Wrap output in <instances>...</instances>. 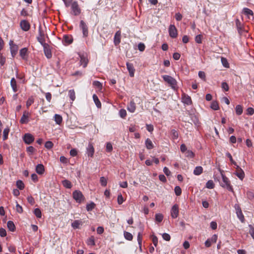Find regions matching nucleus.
Wrapping results in <instances>:
<instances>
[{"label":"nucleus","mask_w":254,"mask_h":254,"mask_svg":"<svg viewBox=\"0 0 254 254\" xmlns=\"http://www.w3.org/2000/svg\"><path fill=\"white\" fill-rule=\"evenodd\" d=\"M119 114L121 118H124L127 115V112L125 109H121L120 110Z\"/></svg>","instance_id":"obj_60"},{"label":"nucleus","mask_w":254,"mask_h":254,"mask_svg":"<svg viewBox=\"0 0 254 254\" xmlns=\"http://www.w3.org/2000/svg\"><path fill=\"white\" fill-rule=\"evenodd\" d=\"M137 47L139 51L143 52L145 50V46L143 43H140L138 44Z\"/></svg>","instance_id":"obj_57"},{"label":"nucleus","mask_w":254,"mask_h":254,"mask_svg":"<svg viewBox=\"0 0 254 254\" xmlns=\"http://www.w3.org/2000/svg\"><path fill=\"white\" fill-rule=\"evenodd\" d=\"M34 213L35 215L38 218H40L42 217L41 211L39 208H35L34 210Z\"/></svg>","instance_id":"obj_40"},{"label":"nucleus","mask_w":254,"mask_h":254,"mask_svg":"<svg viewBox=\"0 0 254 254\" xmlns=\"http://www.w3.org/2000/svg\"><path fill=\"white\" fill-rule=\"evenodd\" d=\"M250 230L249 233L252 237L253 239H254V227L252 225H249Z\"/></svg>","instance_id":"obj_63"},{"label":"nucleus","mask_w":254,"mask_h":254,"mask_svg":"<svg viewBox=\"0 0 254 254\" xmlns=\"http://www.w3.org/2000/svg\"><path fill=\"white\" fill-rule=\"evenodd\" d=\"M54 118L55 121L57 124L60 125L62 123L63 121V118L61 115L58 114H55Z\"/></svg>","instance_id":"obj_34"},{"label":"nucleus","mask_w":254,"mask_h":254,"mask_svg":"<svg viewBox=\"0 0 254 254\" xmlns=\"http://www.w3.org/2000/svg\"><path fill=\"white\" fill-rule=\"evenodd\" d=\"M20 25L21 29L24 31H28L30 27L29 23L26 20H21Z\"/></svg>","instance_id":"obj_15"},{"label":"nucleus","mask_w":254,"mask_h":254,"mask_svg":"<svg viewBox=\"0 0 254 254\" xmlns=\"http://www.w3.org/2000/svg\"><path fill=\"white\" fill-rule=\"evenodd\" d=\"M63 42L64 43V44L69 45L71 44L73 42V38L72 36L67 35H64Z\"/></svg>","instance_id":"obj_19"},{"label":"nucleus","mask_w":254,"mask_h":254,"mask_svg":"<svg viewBox=\"0 0 254 254\" xmlns=\"http://www.w3.org/2000/svg\"><path fill=\"white\" fill-rule=\"evenodd\" d=\"M127 67L131 77L134 76L135 69L132 64L127 63Z\"/></svg>","instance_id":"obj_17"},{"label":"nucleus","mask_w":254,"mask_h":254,"mask_svg":"<svg viewBox=\"0 0 254 254\" xmlns=\"http://www.w3.org/2000/svg\"><path fill=\"white\" fill-rule=\"evenodd\" d=\"M82 222L80 220H75L72 224L71 226L74 229H79L80 225H82Z\"/></svg>","instance_id":"obj_27"},{"label":"nucleus","mask_w":254,"mask_h":254,"mask_svg":"<svg viewBox=\"0 0 254 254\" xmlns=\"http://www.w3.org/2000/svg\"><path fill=\"white\" fill-rule=\"evenodd\" d=\"M169 33L170 36L172 38H175L178 36L177 29L175 26L173 24H171L169 27Z\"/></svg>","instance_id":"obj_5"},{"label":"nucleus","mask_w":254,"mask_h":254,"mask_svg":"<svg viewBox=\"0 0 254 254\" xmlns=\"http://www.w3.org/2000/svg\"><path fill=\"white\" fill-rule=\"evenodd\" d=\"M87 244L88 245L91 246H94L95 245V242L94 239L93 237H90L88 240H87Z\"/></svg>","instance_id":"obj_62"},{"label":"nucleus","mask_w":254,"mask_h":254,"mask_svg":"<svg viewBox=\"0 0 254 254\" xmlns=\"http://www.w3.org/2000/svg\"><path fill=\"white\" fill-rule=\"evenodd\" d=\"M71 8L74 15H78L81 13V9L77 1H73L71 3Z\"/></svg>","instance_id":"obj_4"},{"label":"nucleus","mask_w":254,"mask_h":254,"mask_svg":"<svg viewBox=\"0 0 254 254\" xmlns=\"http://www.w3.org/2000/svg\"><path fill=\"white\" fill-rule=\"evenodd\" d=\"M16 186L20 190H22L24 188V184L21 180H18L16 182Z\"/></svg>","instance_id":"obj_43"},{"label":"nucleus","mask_w":254,"mask_h":254,"mask_svg":"<svg viewBox=\"0 0 254 254\" xmlns=\"http://www.w3.org/2000/svg\"><path fill=\"white\" fill-rule=\"evenodd\" d=\"M243 13L247 16L253 15V11L248 8H244L243 10Z\"/></svg>","instance_id":"obj_39"},{"label":"nucleus","mask_w":254,"mask_h":254,"mask_svg":"<svg viewBox=\"0 0 254 254\" xmlns=\"http://www.w3.org/2000/svg\"><path fill=\"white\" fill-rule=\"evenodd\" d=\"M30 116V113L26 111H25L21 118L20 123L22 124H27L29 122V117Z\"/></svg>","instance_id":"obj_12"},{"label":"nucleus","mask_w":254,"mask_h":254,"mask_svg":"<svg viewBox=\"0 0 254 254\" xmlns=\"http://www.w3.org/2000/svg\"><path fill=\"white\" fill-rule=\"evenodd\" d=\"M124 235L126 239L128 241H131L133 239L132 235L128 232H124Z\"/></svg>","instance_id":"obj_37"},{"label":"nucleus","mask_w":254,"mask_h":254,"mask_svg":"<svg viewBox=\"0 0 254 254\" xmlns=\"http://www.w3.org/2000/svg\"><path fill=\"white\" fill-rule=\"evenodd\" d=\"M93 99L95 104H96L97 108H100L101 107V103L98 99V96L96 94H93Z\"/></svg>","instance_id":"obj_29"},{"label":"nucleus","mask_w":254,"mask_h":254,"mask_svg":"<svg viewBox=\"0 0 254 254\" xmlns=\"http://www.w3.org/2000/svg\"><path fill=\"white\" fill-rule=\"evenodd\" d=\"M79 57L80 58V65H82L83 67H86L88 63V59L83 55H79Z\"/></svg>","instance_id":"obj_21"},{"label":"nucleus","mask_w":254,"mask_h":254,"mask_svg":"<svg viewBox=\"0 0 254 254\" xmlns=\"http://www.w3.org/2000/svg\"><path fill=\"white\" fill-rule=\"evenodd\" d=\"M28 49L26 48H23L20 50L19 54L22 59H26V56L27 54Z\"/></svg>","instance_id":"obj_26"},{"label":"nucleus","mask_w":254,"mask_h":254,"mask_svg":"<svg viewBox=\"0 0 254 254\" xmlns=\"http://www.w3.org/2000/svg\"><path fill=\"white\" fill-rule=\"evenodd\" d=\"M145 145L148 149H151L154 147L152 141L149 138H147L145 140Z\"/></svg>","instance_id":"obj_30"},{"label":"nucleus","mask_w":254,"mask_h":254,"mask_svg":"<svg viewBox=\"0 0 254 254\" xmlns=\"http://www.w3.org/2000/svg\"><path fill=\"white\" fill-rule=\"evenodd\" d=\"M42 46L44 48V52L45 56L48 59H51L52 57V54L49 45L47 43H45Z\"/></svg>","instance_id":"obj_8"},{"label":"nucleus","mask_w":254,"mask_h":254,"mask_svg":"<svg viewBox=\"0 0 254 254\" xmlns=\"http://www.w3.org/2000/svg\"><path fill=\"white\" fill-rule=\"evenodd\" d=\"M236 171L234 174L237 176L241 180H243L245 177V173L244 171L238 165L235 166Z\"/></svg>","instance_id":"obj_9"},{"label":"nucleus","mask_w":254,"mask_h":254,"mask_svg":"<svg viewBox=\"0 0 254 254\" xmlns=\"http://www.w3.org/2000/svg\"><path fill=\"white\" fill-rule=\"evenodd\" d=\"M127 109L130 113H134L135 112L136 106L135 103L133 101H131L128 104Z\"/></svg>","instance_id":"obj_22"},{"label":"nucleus","mask_w":254,"mask_h":254,"mask_svg":"<svg viewBox=\"0 0 254 254\" xmlns=\"http://www.w3.org/2000/svg\"><path fill=\"white\" fill-rule=\"evenodd\" d=\"M36 172L39 175H43L45 172V168L43 164H39L36 166Z\"/></svg>","instance_id":"obj_18"},{"label":"nucleus","mask_w":254,"mask_h":254,"mask_svg":"<svg viewBox=\"0 0 254 254\" xmlns=\"http://www.w3.org/2000/svg\"><path fill=\"white\" fill-rule=\"evenodd\" d=\"M38 41L42 45L45 44L44 33L42 31L41 26L39 27V36L37 38Z\"/></svg>","instance_id":"obj_11"},{"label":"nucleus","mask_w":254,"mask_h":254,"mask_svg":"<svg viewBox=\"0 0 254 254\" xmlns=\"http://www.w3.org/2000/svg\"><path fill=\"white\" fill-rule=\"evenodd\" d=\"M162 78L165 82H166L171 86L172 88H175L177 82L174 78L168 75H163Z\"/></svg>","instance_id":"obj_2"},{"label":"nucleus","mask_w":254,"mask_h":254,"mask_svg":"<svg viewBox=\"0 0 254 254\" xmlns=\"http://www.w3.org/2000/svg\"><path fill=\"white\" fill-rule=\"evenodd\" d=\"M113 150V146L110 142H108L106 144V151L111 152Z\"/></svg>","instance_id":"obj_59"},{"label":"nucleus","mask_w":254,"mask_h":254,"mask_svg":"<svg viewBox=\"0 0 254 254\" xmlns=\"http://www.w3.org/2000/svg\"><path fill=\"white\" fill-rule=\"evenodd\" d=\"M34 99L32 97L29 98L26 102L27 108H28L34 103Z\"/></svg>","instance_id":"obj_50"},{"label":"nucleus","mask_w":254,"mask_h":254,"mask_svg":"<svg viewBox=\"0 0 254 254\" xmlns=\"http://www.w3.org/2000/svg\"><path fill=\"white\" fill-rule=\"evenodd\" d=\"M114 44L116 46H117L121 42V32L120 31H117L114 36Z\"/></svg>","instance_id":"obj_23"},{"label":"nucleus","mask_w":254,"mask_h":254,"mask_svg":"<svg viewBox=\"0 0 254 254\" xmlns=\"http://www.w3.org/2000/svg\"><path fill=\"white\" fill-rule=\"evenodd\" d=\"M221 63L223 64V65L225 67H229V63L227 61V60L224 58V57H221Z\"/></svg>","instance_id":"obj_48"},{"label":"nucleus","mask_w":254,"mask_h":254,"mask_svg":"<svg viewBox=\"0 0 254 254\" xmlns=\"http://www.w3.org/2000/svg\"><path fill=\"white\" fill-rule=\"evenodd\" d=\"M7 226L9 231L14 232L15 230V226L12 221H8L7 223Z\"/></svg>","instance_id":"obj_28"},{"label":"nucleus","mask_w":254,"mask_h":254,"mask_svg":"<svg viewBox=\"0 0 254 254\" xmlns=\"http://www.w3.org/2000/svg\"><path fill=\"white\" fill-rule=\"evenodd\" d=\"M182 101L184 104L188 105H190L192 104V101L190 97L185 93H183L182 95Z\"/></svg>","instance_id":"obj_14"},{"label":"nucleus","mask_w":254,"mask_h":254,"mask_svg":"<svg viewBox=\"0 0 254 254\" xmlns=\"http://www.w3.org/2000/svg\"><path fill=\"white\" fill-rule=\"evenodd\" d=\"M100 182L102 186L105 187L107 186V180L105 177H101L100 179Z\"/></svg>","instance_id":"obj_49"},{"label":"nucleus","mask_w":254,"mask_h":254,"mask_svg":"<svg viewBox=\"0 0 254 254\" xmlns=\"http://www.w3.org/2000/svg\"><path fill=\"white\" fill-rule=\"evenodd\" d=\"M53 145L54 144L52 141H48L46 142V143L45 144V147L46 148L50 149L53 147Z\"/></svg>","instance_id":"obj_54"},{"label":"nucleus","mask_w":254,"mask_h":254,"mask_svg":"<svg viewBox=\"0 0 254 254\" xmlns=\"http://www.w3.org/2000/svg\"><path fill=\"white\" fill-rule=\"evenodd\" d=\"M62 184L66 188L70 189L72 187L71 182L67 180H64L62 181Z\"/></svg>","instance_id":"obj_32"},{"label":"nucleus","mask_w":254,"mask_h":254,"mask_svg":"<svg viewBox=\"0 0 254 254\" xmlns=\"http://www.w3.org/2000/svg\"><path fill=\"white\" fill-rule=\"evenodd\" d=\"M93 85L99 89H101L102 88V84L98 81H93Z\"/></svg>","instance_id":"obj_56"},{"label":"nucleus","mask_w":254,"mask_h":254,"mask_svg":"<svg viewBox=\"0 0 254 254\" xmlns=\"http://www.w3.org/2000/svg\"><path fill=\"white\" fill-rule=\"evenodd\" d=\"M221 87L225 91H228L229 89L228 84L225 82H223L222 83Z\"/></svg>","instance_id":"obj_55"},{"label":"nucleus","mask_w":254,"mask_h":254,"mask_svg":"<svg viewBox=\"0 0 254 254\" xmlns=\"http://www.w3.org/2000/svg\"><path fill=\"white\" fill-rule=\"evenodd\" d=\"M124 201V198L121 194L118 195V203L119 204H122Z\"/></svg>","instance_id":"obj_64"},{"label":"nucleus","mask_w":254,"mask_h":254,"mask_svg":"<svg viewBox=\"0 0 254 254\" xmlns=\"http://www.w3.org/2000/svg\"><path fill=\"white\" fill-rule=\"evenodd\" d=\"M203 168L201 166H197L193 170V174L195 175H199L202 173Z\"/></svg>","instance_id":"obj_31"},{"label":"nucleus","mask_w":254,"mask_h":254,"mask_svg":"<svg viewBox=\"0 0 254 254\" xmlns=\"http://www.w3.org/2000/svg\"><path fill=\"white\" fill-rule=\"evenodd\" d=\"M23 140L26 144H30L34 141V138L32 134L26 133L23 136Z\"/></svg>","instance_id":"obj_13"},{"label":"nucleus","mask_w":254,"mask_h":254,"mask_svg":"<svg viewBox=\"0 0 254 254\" xmlns=\"http://www.w3.org/2000/svg\"><path fill=\"white\" fill-rule=\"evenodd\" d=\"M236 112L238 115H240L243 113V107L240 105H238L236 107Z\"/></svg>","instance_id":"obj_42"},{"label":"nucleus","mask_w":254,"mask_h":254,"mask_svg":"<svg viewBox=\"0 0 254 254\" xmlns=\"http://www.w3.org/2000/svg\"><path fill=\"white\" fill-rule=\"evenodd\" d=\"M152 241L155 247H156L158 244V238L157 237L153 235L151 236Z\"/></svg>","instance_id":"obj_58"},{"label":"nucleus","mask_w":254,"mask_h":254,"mask_svg":"<svg viewBox=\"0 0 254 254\" xmlns=\"http://www.w3.org/2000/svg\"><path fill=\"white\" fill-rule=\"evenodd\" d=\"M185 153L186 156L189 158H191L194 156V153L190 150H187Z\"/></svg>","instance_id":"obj_53"},{"label":"nucleus","mask_w":254,"mask_h":254,"mask_svg":"<svg viewBox=\"0 0 254 254\" xmlns=\"http://www.w3.org/2000/svg\"><path fill=\"white\" fill-rule=\"evenodd\" d=\"M210 107L214 110H218L219 109L218 103L216 101H213L211 104Z\"/></svg>","instance_id":"obj_36"},{"label":"nucleus","mask_w":254,"mask_h":254,"mask_svg":"<svg viewBox=\"0 0 254 254\" xmlns=\"http://www.w3.org/2000/svg\"><path fill=\"white\" fill-rule=\"evenodd\" d=\"M68 96L70 99L73 101L75 99V94L74 90H70L68 92Z\"/></svg>","instance_id":"obj_41"},{"label":"nucleus","mask_w":254,"mask_h":254,"mask_svg":"<svg viewBox=\"0 0 254 254\" xmlns=\"http://www.w3.org/2000/svg\"><path fill=\"white\" fill-rule=\"evenodd\" d=\"M79 26L82 31L83 37H87L88 35V27L83 20L80 21Z\"/></svg>","instance_id":"obj_10"},{"label":"nucleus","mask_w":254,"mask_h":254,"mask_svg":"<svg viewBox=\"0 0 254 254\" xmlns=\"http://www.w3.org/2000/svg\"><path fill=\"white\" fill-rule=\"evenodd\" d=\"M9 132V129L8 127H6L4 129L3 131V140H5L7 139L8 135Z\"/></svg>","instance_id":"obj_38"},{"label":"nucleus","mask_w":254,"mask_h":254,"mask_svg":"<svg viewBox=\"0 0 254 254\" xmlns=\"http://www.w3.org/2000/svg\"><path fill=\"white\" fill-rule=\"evenodd\" d=\"M174 191L176 195L177 196H180L182 193V190L179 186L175 187Z\"/></svg>","instance_id":"obj_47"},{"label":"nucleus","mask_w":254,"mask_h":254,"mask_svg":"<svg viewBox=\"0 0 254 254\" xmlns=\"http://www.w3.org/2000/svg\"><path fill=\"white\" fill-rule=\"evenodd\" d=\"M222 182L221 183V186L223 188H227L229 191H233V188L230 185V182L228 178H227L223 173H221Z\"/></svg>","instance_id":"obj_1"},{"label":"nucleus","mask_w":254,"mask_h":254,"mask_svg":"<svg viewBox=\"0 0 254 254\" xmlns=\"http://www.w3.org/2000/svg\"><path fill=\"white\" fill-rule=\"evenodd\" d=\"M234 207L236 211L237 217L242 222H244L245 218L243 214L241 207L238 204H235Z\"/></svg>","instance_id":"obj_7"},{"label":"nucleus","mask_w":254,"mask_h":254,"mask_svg":"<svg viewBox=\"0 0 254 254\" xmlns=\"http://www.w3.org/2000/svg\"><path fill=\"white\" fill-rule=\"evenodd\" d=\"M171 216L173 218H176L179 214V207L178 205L175 204L173 206L171 211Z\"/></svg>","instance_id":"obj_16"},{"label":"nucleus","mask_w":254,"mask_h":254,"mask_svg":"<svg viewBox=\"0 0 254 254\" xmlns=\"http://www.w3.org/2000/svg\"><path fill=\"white\" fill-rule=\"evenodd\" d=\"M94 153V149L91 143H89L87 147V154L88 156L93 157Z\"/></svg>","instance_id":"obj_24"},{"label":"nucleus","mask_w":254,"mask_h":254,"mask_svg":"<svg viewBox=\"0 0 254 254\" xmlns=\"http://www.w3.org/2000/svg\"><path fill=\"white\" fill-rule=\"evenodd\" d=\"M10 85L12 87L13 92H16L17 91L18 89L17 87L16 81L14 77L12 78L10 81Z\"/></svg>","instance_id":"obj_25"},{"label":"nucleus","mask_w":254,"mask_h":254,"mask_svg":"<svg viewBox=\"0 0 254 254\" xmlns=\"http://www.w3.org/2000/svg\"><path fill=\"white\" fill-rule=\"evenodd\" d=\"M26 151L29 154H32L36 151V149L33 146H30L27 147Z\"/></svg>","instance_id":"obj_52"},{"label":"nucleus","mask_w":254,"mask_h":254,"mask_svg":"<svg viewBox=\"0 0 254 254\" xmlns=\"http://www.w3.org/2000/svg\"><path fill=\"white\" fill-rule=\"evenodd\" d=\"M226 156L229 158L230 161H231V163H232L233 165H234L235 166H236V165H238L237 164V163L233 159L232 156L230 153L227 152L226 153Z\"/></svg>","instance_id":"obj_51"},{"label":"nucleus","mask_w":254,"mask_h":254,"mask_svg":"<svg viewBox=\"0 0 254 254\" xmlns=\"http://www.w3.org/2000/svg\"><path fill=\"white\" fill-rule=\"evenodd\" d=\"M9 46L11 56L12 57H14L17 54L18 47L16 44H14L13 41L12 40L9 41Z\"/></svg>","instance_id":"obj_6"},{"label":"nucleus","mask_w":254,"mask_h":254,"mask_svg":"<svg viewBox=\"0 0 254 254\" xmlns=\"http://www.w3.org/2000/svg\"><path fill=\"white\" fill-rule=\"evenodd\" d=\"M190 115L192 122H193L195 125L197 126L199 124V121L196 116L194 114H190Z\"/></svg>","instance_id":"obj_35"},{"label":"nucleus","mask_w":254,"mask_h":254,"mask_svg":"<svg viewBox=\"0 0 254 254\" xmlns=\"http://www.w3.org/2000/svg\"><path fill=\"white\" fill-rule=\"evenodd\" d=\"M163 219V215L160 213H157L155 215V220L160 223Z\"/></svg>","instance_id":"obj_46"},{"label":"nucleus","mask_w":254,"mask_h":254,"mask_svg":"<svg viewBox=\"0 0 254 254\" xmlns=\"http://www.w3.org/2000/svg\"><path fill=\"white\" fill-rule=\"evenodd\" d=\"M73 198L76 200L77 202L81 203L84 199V196L82 193L78 190H76L73 192Z\"/></svg>","instance_id":"obj_3"},{"label":"nucleus","mask_w":254,"mask_h":254,"mask_svg":"<svg viewBox=\"0 0 254 254\" xmlns=\"http://www.w3.org/2000/svg\"><path fill=\"white\" fill-rule=\"evenodd\" d=\"M142 237V232H139L137 234V241H138V243L139 245H141Z\"/></svg>","instance_id":"obj_61"},{"label":"nucleus","mask_w":254,"mask_h":254,"mask_svg":"<svg viewBox=\"0 0 254 254\" xmlns=\"http://www.w3.org/2000/svg\"><path fill=\"white\" fill-rule=\"evenodd\" d=\"M236 25L239 33L241 34L244 31L243 24L238 19H237L236 20Z\"/></svg>","instance_id":"obj_20"},{"label":"nucleus","mask_w":254,"mask_h":254,"mask_svg":"<svg viewBox=\"0 0 254 254\" xmlns=\"http://www.w3.org/2000/svg\"><path fill=\"white\" fill-rule=\"evenodd\" d=\"M171 136L172 139H177L178 138L179 133L176 130L173 129L171 130Z\"/></svg>","instance_id":"obj_33"},{"label":"nucleus","mask_w":254,"mask_h":254,"mask_svg":"<svg viewBox=\"0 0 254 254\" xmlns=\"http://www.w3.org/2000/svg\"><path fill=\"white\" fill-rule=\"evenodd\" d=\"M95 206V204L94 202H91L90 203L87 204L86 205V210L88 211H90L92 210L93 209H94Z\"/></svg>","instance_id":"obj_44"},{"label":"nucleus","mask_w":254,"mask_h":254,"mask_svg":"<svg viewBox=\"0 0 254 254\" xmlns=\"http://www.w3.org/2000/svg\"><path fill=\"white\" fill-rule=\"evenodd\" d=\"M206 187L209 189H213L214 187V184L212 180H209L206 184Z\"/></svg>","instance_id":"obj_45"}]
</instances>
